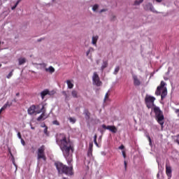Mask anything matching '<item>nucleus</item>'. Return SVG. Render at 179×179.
<instances>
[{
	"label": "nucleus",
	"instance_id": "3c124183",
	"mask_svg": "<svg viewBox=\"0 0 179 179\" xmlns=\"http://www.w3.org/2000/svg\"><path fill=\"white\" fill-rule=\"evenodd\" d=\"M100 64V59L96 60V64L99 65Z\"/></svg>",
	"mask_w": 179,
	"mask_h": 179
},
{
	"label": "nucleus",
	"instance_id": "680f3d73",
	"mask_svg": "<svg viewBox=\"0 0 179 179\" xmlns=\"http://www.w3.org/2000/svg\"><path fill=\"white\" fill-rule=\"evenodd\" d=\"M14 101H16V99H14Z\"/></svg>",
	"mask_w": 179,
	"mask_h": 179
},
{
	"label": "nucleus",
	"instance_id": "473e14b6",
	"mask_svg": "<svg viewBox=\"0 0 179 179\" xmlns=\"http://www.w3.org/2000/svg\"><path fill=\"white\" fill-rule=\"evenodd\" d=\"M45 41V38H39V39L37 40V41H38V43H40V41Z\"/></svg>",
	"mask_w": 179,
	"mask_h": 179
},
{
	"label": "nucleus",
	"instance_id": "e2e57ef3",
	"mask_svg": "<svg viewBox=\"0 0 179 179\" xmlns=\"http://www.w3.org/2000/svg\"><path fill=\"white\" fill-rule=\"evenodd\" d=\"M101 132H102V133H103V131H101Z\"/></svg>",
	"mask_w": 179,
	"mask_h": 179
},
{
	"label": "nucleus",
	"instance_id": "13d9d810",
	"mask_svg": "<svg viewBox=\"0 0 179 179\" xmlns=\"http://www.w3.org/2000/svg\"><path fill=\"white\" fill-rule=\"evenodd\" d=\"M1 66H2V64H0V68H1Z\"/></svg>",
	"mask_w": 179,
	"mask_h": 179
},
{
	"label": "nucleus",
	"instance_id": "49530a36",
	"mask_svg": "<svg viewBox=\"0 0 179 179\" xmlns=\"http://www.w3.org/2000/svg\"><path fill=\"white\" fill-rule=\"evenodd\" d=\"M119 149H120V150H122V149H124V145H120V147H119Z\"/></svg>",
	"mask_w": 179,
	"mask_h": 179
},
{
	"label": "nucleus",
	"instance_id": "2f4dec72",
	"mask_svg": "<svg viewBox=\"0 0 179 179\" xmlns=\"http://www.w3.org/2000/svg\"><path fill=\"white\" fill-rule=\"evenodd\" d=\"M52 124L54 125H59V122L57 121V120H55V121L52 122Z\"/></svg>",
	"mask_w": 179,
	"mask_h": 179
},
{
	"label": "nucleus",
	"instance_id": "ea45409f",
	"mask_svg": "<svg viewBox=\"0 0 179 179\" xmlns=\"http://www.w3.org/2000/svg\"><path fill=\"white\" fill-rule=\"evenodd\" d=\"M176 142H177L178 144L179 145V135L177 136V137H176Z\"/></svg>",
	"mask_w": 179,
	"mask_h": 179
},
{
	"label": "nucleus",
	"instance_id": "a878e982",
	"mask_svg": "<svg viewBox=\"0 0 179 179\" xmlns=\"http://www.w3.org/2000/svg\"><path fill=\"white\" fill-rule=\"evenodd\" d=\"M70 122H72V124H75V122H76V119L73 118V117H69V118Z\"/></svg>",
	"mask_w": 179,
	"mask_h": 179
},
{
	"label": "nucleus",
	"instance_id": "393cba45",
	"mask_svg": "<svg viewBox=\"0 0 179 179\" xmlns=\"http://www.w3.org/2000/svg\"><path fill=\"white\" fill-rule=\"evenodd\" d=\"M108 96H109L108 92H107V93L106 94V95H105V97H104V101H105V102L110 101V99L108 98Z\"/></svg>",
	"mask_w": 179,
	"mask_h": 179
},
{
	"label": "nucleus",
	"instance_id": "39448f33",
	"mask_svg": "<svg viewBox=\"0 0 179 179\" xmlns=\"http://www.w3.org/2000/svg\"><path fill=\"white\" fill-rule=\"evenodd\" d=\"M45 108H44V105L42 106V108L41 110H36V114H40L42 113V114L37 118V121H44V120H46V118H48V116L45 115Z\"/></svg>",
	"mask_w": 179,
	"mask_h": 179
},
{
	"label": "nucleus",
	"instance_id": "5fc2aeb1",
	"mask_svg": "<svg viewBox=\"0 0 179 179\" xmlns=\"http://www.w3.org/2000/svg\"><path fill=\"white\" fill-rule=\"evenodd\" d=\"M19 94H20L19 93H17V94H16V96H19Z\"/></svg>",
	"mask_w": 179,
	"mask_h": 179
},
{
	"label": "nucleus",
	"instance_id": "e433bc0d",
	"mask_svg": "<svg viewBox=\"0 0 179 179\" xmlns=\"http://www.w3.org/2000/svg\"><path fill=\"white\" fill-rule=\"evenodd\" d=\"M143 2V0H140L139 2L136 1V5H139V3H142Z\"/></svg>",
	"mask_w": 179,
	"mask_h": 179
},
{
	"label": "nucleus",
	"instance_id": "ddd939ff",
	"mask_svg": "<svg viewBox=\"0 0 179 179\" xmlns=\"http://www.w3.org/2000/svg\"><path fill=\"white\" fill-rule=\"evenodd\" d=\"M27 60L24 57H20L18 59V65H23V64H26Z\"/></svg>",
	"mask_w": 179,
	"mask_h": 179
},
{
	"label": "nucleus",
	"instance_id": "603ef678",
	"mask_svg": "<svg viewBox=\"0 0 179 179\" xmlns=\"http://www.w3.org/2000/svg\"><path fill=\"white\" fill-rule=\"evenodd\" d=\"M63 93L64 94V96H66V99L68 97V95H66V92H64Z\"/></svg>",
	"mask_w": 179,
	"mask_h": 179
},
{
	"label": "nucleus",
	"instance_id": "2eb2a0df",
	"mask_svg": "<svg viewBox=\"0 0 179 179\" xmlns=\"http://www.w3.org/2000/svg\"><path fill=\"white\" fill-rule=\"evenodd\" d=\"M66 84L68 86V89H73V81L68 80H66Z\"/></svg>",
	"mask_w": 179,
	"mask_h": 179
},
{
	"label": "nucleus",
	"instance_id": "f03ea898",
	"mask_svg": "<svg viewBox=\"0 0 179 179\" xmlns=\"http://www.w3.org/2000/svg\"><path fill=\"white\" fill-rule=\"evenodd\" d=\"M155 100H156V98L148 94L145 96V101L148 108L153 110L157 122L163 128V125H164V115H163V112L160 110V108L155 106Z\"/></svg>",
	"mask_w": 179,
	"mask_h": 179
},
{
	"label": "nucleus",
	"instance_id": "6ab92c4d",
	"mask_svg": "<svg viewBox=\"0 0 179 179\" xmlns=\"http://www.w3.org/2000/svg\"><path fill=\"white\" fill-rule=\"evenodd\" d=\"M71 95L74 99H78V91L76 90H73L71 92Z\"/></svg>",
	"mask_w": 179,
	"mask_h": 179
},
{
	"label": "nucleus",
	"instance_id": "4c0bfd02",
	"mask_svg": "<svg viewBox=\"0 0 179 179\" xmlns=\"http://www.w3.org/2000/svg\"><path fill=\"white\" fill-rule=\"evenodd\" d=\"M17 136H18L19 139H22V135L20 134V132L17 133Z\"/></svg>",
	"mask_w": 179,
	"mask_h": 179
},
{
	"label": "nucleus",
	"instance_id": "9b49d317",
	"mask_svg": "<svg viewBox=\"0 0 179 179\" xmlns=\"http://www.w3.org/2000/svg\"><path fill=\"white\" fill-rule=\"evenodd\" d=\"M108 130L110 131V132H113V134H117V131H118L115 126H108Z\"/></svg>",
	"mask_w": 179,
	"mask_h": 179
},
{
	"label": "nucleus",
	"instance_id": "6e6552de",
	"mask_svg": "<svg viewBox=\"0 0 179 179\" xmlns=\"http://www.w3.org/2000/svg\"><path fill=\"white\" fill-rule=\"evenodd\" d=\"M134 86H141V80L138 78V76L133 74L132 76Z\"/></svg>",
	"mask_w": 179,
	"mask_h": 179
},
{
	"label": "nucleus",
	"instance_id": "c756f323",
	"mask_svg": "<svg viewBox=\"0 0 179 179\" xmlns=\"http://www.w3.org/2000/svg\"><path fill=\"white\" fill-rule=\"evenodd\" d=\"M88 150H93V143H90Z\"/></svg>",
	"mask_w": 179,
	"mask_h": 179
},
{
	"label": "nucleus",
	"instance_id": "7ed1b4c3",
	"mask_svg": "<svg viewBox=\"0 0 179 179\" xmlns=\"http://www.w3.org/2000/svg\"><path fill=\"white\" fill-rule=\"evenodd\" d=\"M55 167L59 174H66V176H73V167L67 166L61 162L55 163Z\"/></svg>",
	"mask_w": 179,
	"mask_h": 179
},
{
	"label": "nucleus",
	"instance_id": "a18cd8bd",
	"mask_svg": "<svg viewBox=\"0 0 179 179\" xmlns=\"http://www.w3.org/2000/svg\"><path fill=\"white\" fill-rule=\"evenodd\" d=\"M123 157L125 159L127 156L125 155V151H122Z\"/></svg>",
	"mask_w": 179,
	"mask_h": 179
},
{
	"label": "nucleus",
	"instance_id": "8fccbe9b",
	"mask_svg": "<svg viewBox=\"0 0 179 179\" xmlns=\"http://www.w3.org/2000/svg\"><path fill=\"white\" fill-rule=\"evenodd\" d=\"M176 114H178V115H179V109H176Z\"/></svg>",
	"mask_w": 179,
	"mask_h": 179
},
{
	"label": "nucleus",
	"instance_id": "6e6d98bb",
	"mask_svg": "<svg viewBox=\"0 0 179 179\" xmlns=\"http://www.w3.org/2000/svg\"><path fill=\"white\" fill-rule=\"evenodd\" d=\"M31 129H34V127H31Z\"/></svg>",
	"mask_w": 179,
	"mask_h": 179
},
{
	"label": "nucleus",
	"instance_id": "4be33fe9",
	"mask_svg": "<svg viewBox=\"0 0 179 179\" xmlns=\"http://www.w3.org/2000/svg\"><path fill=\"white\" fill-rule=\"evenodd\" d=\"M20 1H22V0L17 1L15 6L11 8L12 10H15V9H16V7L17 6V5H19V3H20Z\"/></svg>",
	"mask_w": 179,
	"mask_h": 179
},
{
	"label": "nucleus",
	"instance_id": "0eeeda50",
	"mask_svg": "<svg viewBox=\"0 0 179 179\" xmlns=\"http://www.w3.org/2000/svg\"><path fill=\"white\" fill-rule=\"evenodd\" d=\"M92 84L94 86H97L98 87L103 85V83L101 82V80H100V77L99 76V74H97V72H94L93 73Z\"/></svg>",
	"mask_w": 179,
	"mask_h": 179
},
{
	"label": "nucleus",
	"instance_id": "052dcab7",
	"mask_svg": "<svg viewBox=\"0 0 179 179\" xmlns=\"http://www.w3.org/2000/svg\"><path fill=\"white\" fill-rule=\"evenodd\" d=\"M63 179H67L66 178H63Z\"/></svg>",
	"mask_w": 179,
	"mask_h": 179
},
{
	"label": "nucleus",
	"instance_id": "412c9836",
	"mask_svg": "<svg viewBox=\"0 0 179 179\" xmlns=\"http://www.w3.org/2000/svg\"><path fill=\"white\" fill-rule=\"evenodd\" d=\"M93 51H94V50L93 49V48H90V49L87 51L86 52V55L87 57H89V55L92 52H93Z\"/></svg>",
	"mask_w": 179,
	"mask_h": 179
},
{
	"label": "nucleus",
	"instance_id": "72a5a7b5",
	"mask_svg": "<svg viewBox=\"0 0 179 179\" xmlns=\"http://www.w3.org/2000/svg\"><path fill=\"white\" fill-rule=\"evenodd\" d=\"M147 138L149 141V143H150V145H152V138H150V136H147Z\"/></svg>",
	"mask_w": 179,
	"mask_h": 179
},
{
	"label": "nucleus",
	"instance_id": "c03bdc74",
	"mask_svg": "<svg viewBox=\"0 0 179 179\" xmlns=\"http://www.w3.org/2000/svg\"><path fill=\"white\" fill-rule=\"evenodd\" d=\"M94 143L96 145V146H99V143H97V141H94Z\"/></svg>",
	"mask_w": 179,
	"mask_h": 179
},
{
	"label": "nucleus",
	"instance_id": "9d476101",
	"mask_svg": "<svg viewBox=\"0 0 179 179\" xmlns=\"http://www.w3.org/2000/svg\"><path fill=\"white\" fill-rule=\"evenodd\" d=\"M34 113H37V110H36V106L33 105L28 108V114H29V115H33Z\"/></svg>",
	"mask_w": 179,
	"mask_h": 179
},
{
	"label": "nucleus",
	"instance_id": "f3484780",
	"mask_svg": "<svg viewBox=\"0 0 179 179\" xmlns=\"http://www.w3.org/2000/svg\"><path fill=\"white\" fill-rule=\"evenodd\" d=\"M46 72H50V73H54L55 72V69L52 67V66H49L48 68H46L45 69Z\"/></svg>",
	"mask_w": 179,
	"mask_h": 179
},
{
	"label": "nucleus",
	"instance_id": "f8f14e48",
	"mask_svg": "<svg viewBox=\"0 0 179 179\" xmlns=\"http://www.w3.org/2000/svg\"><path fill=\"white\" fill-rule=\"evenodd\" d=\"M47 94H51V92H50V91H48V90H45L43 91L41 93V98L43 99L44 97H45V96H47Z\"/></svg>",
	"mask_w": 179,
	"mask_h": 179
},
{
	"label": "nucleus",
	"instance_id": "423d86ee",
	"mask_svg": "<svg viewBox=\"0 0 179 179\" xmlns=\"http://www.w3.org/2000/svg\"><path fill=\"white\" fill-rule=\"evenodd\" d=\"M45 150V147L44 145L41 146L38 149L37 152V159L40 160V159H43V160H46L47 157H45V153L44 151Z\"/></svg>",
	"mask_w": 179,
	"mask_h": 179
},
{
	"label": "nucleus",
	"instance_id": "f704fd0d",
	"mask_svg": "<svg viewBox=\"0 0 179 179\" xmlns=\"http://www.w3.org/2000/svg\"><path fill=\"white\" fill-rule=\"evenodd\" d=\"M85 118H87V120H89V118H90L89 113L85 112Z\"/></svg>",
	"mask_w": 179,
	"mask_h": 179
},
{
	"label": "nucleus",
	"instance_id": "c9c22d12",
	"mask_svg": "<svg viewBox=\"0 0 179 179\" xmlns=\"http://www.w3.org/2000/svg\"><path fill=\"white\" fill-rule=\"evenodd\" d=\"M102 128H103V129H108V126H106V124H102Z\"/></svg>",
	"mask_w": 179,
	"mask_h": 179
},
{
	"label": "nucleus",
	"instance_id": "58836bf2",
	"mask_svg": "<svg viewBox=\"0 0 179 179\" xmlns=\"http://www.w3.org/2000/svg\"><path fill=\"white\" fill-rule=\"evenodd\" d=\"M94 141H97V134H95L94 136Z\"/></svg>",
	"mask_w": 179,
	"mask_h": 179
},
{
	"label": "nucleus",
	"instance_id": "37998d69",
	"mask_svg": "<svg viewBox=\"0 0 179 179\" xmlns=\"http://www.w3.org/2000/svg\"><path fill=\"white\" fill-rule=\"evenodd\" d=\"M21 143L24 146V140H23V138L21 139Z\"/></svg>",
	"mask_w": 179,
	"mask_h": 179
},
{
	"label": "nucleus",
	"instance_id": "de8ad7c7",
	"mask_svg": "<svg viewBox=\"0 0 179 179\" xmlns=\"http://www.w3.org/2000/svg\"><path fill=\"white\" fill-rule=\"evenodd\" d=\"M115 19V15H112L111 20H114Z\"/></svg>",
	"mask_w": 179,
	"mask_h": 179
},
{
	"label": "nucleus",
	"instance_id": "cd10ccee",
	"mask_svg": "<svg viewBox=\"0 0 179 179\" xmlns=\"http://www.w3.org/2000/svg\"><path fill=\"white\" fill-rule=\"evenodd\" d=\"M43 132H44L45 135L48 136V128L47 127H45V128L44 129Z\"/></svg>",
	"mask_w": 179,
	"mask_h": 179
},
{
	"label": "nucleus",
	"instance_id": "bf43d9fd",
	"mask_svg": "<svg viewBox=\"0 0 179 179\" xmlns=\"http://www.w3.org/2000/svg\"><path fill=\"white\" fill-rule=\"evenodd\" d=\"M38 108H40V106H38Z\"/></svg>",
	"mask_w": 179,
	"mask_h": 179
},
{
	"label": "nucleus",
	"instance_id": "a19ab883",
	"mask_svg": "<svg viewBox=\"0 0 179 179\" xmlns=\"http://www.w3.org/2000/svg\"><path fill=\"white\" fill-rule=\"evenodd\" d=\"M124 169L125 170H127V161L124 162Z\"/></svg>",
	"mask_w": 179,
	"mask_h": 179
},
{
	"label": "nucleus",
	"instance_id": "dca6fc26",
	"mask_svg": "<svg viewBox=\"0 0 179 179\" xmlns=\"http://www.w3.org/2000/svg\"><path fill=\"white\" fill-rule=\"evenodd\" d=\"M107 66H108V62L107 61H103L101 66V71H104Z\"/></svg>",
	"mask_w": 179,
	"mask_h": 179
},
{
	"label": "nucleus",
	"instance_id": "5701e85b",
	"mask_svg": "<svg viewBox=\"0 0 179 179\" xmlns=\"http://www.w3.org/2000/svg\"><path fill=\"white\" fill-rule=\"evenodd\" d=\"M97 9H99V4H94L92 7L93 12H96Z\"/></svg>",
	"mask_w": 179,
	"mask_h": 179
},
{
	"label": "nucleus",
	"instance_id": "864d4df0",
	"mask_svg": "<svg viewBox=\"0 0 179 179\" xmlns=\"http://www.w3.org/2000/svg\"><path fill=\"white\" fill-rule=\"evenodd\" d=\"M41 127H42L43 128H45V127H47V126H45V124H43V125H41Z\"/></svg>",
	"mask_w": 179,
	"mask_h": 179
},
{
	"label": "nucleus",
	"instance_id": "09e8293b",
	"mask_svg": "<svg viewBox=\"0 0 179 179\" xmlns=\"http://www.w3.org/2000/svg\"><path fill=\"white\" fill-rule=\"evenodd\" d=\"M156 2H158L159 3H160V2H163V0H155Z\"/></svg>",
	"mask_w": 179,
	"mask_h": 179
},
{
	"label": "nucleus",
	"instance_id": "a211bd4d",
	"mask_svg": "<svg viewBox=\"0 0 179 179\" xmlns=\"http://www.w3.org/2000/svg\"><path fill=\"white\" fill-rule=\"evenodd\" d=\"M97 40H99V36H94L92 38V44H93L94 45H96V43H97Z\"/></svg>",
	"mask_w": 179,
	"mask_h": 179
},
{
	"label": "nucleus",
	"instance_id": "aec40b11",
	"mask_svg": "<svg viewBox=\"0 0 179 179\" xmlns=\"http://www.w3.org/2000/svg\"><path fill=\"white\" fill-rule=\"evenodd\" d=\"M120 72V66H117L113 71V75H117Z\"/></svg>",
	"mask_w": 179,
	"mask_h": 179
},
{
	"label": "nucleus",
	"instance_id": "4d7b16f0",
	"mask_svg": "<svg viewBox=\"0 0 179 179\" xmlns=\"http://www.w3.org/2000/svg\"><path fill=\"white\" fill-rule=\"evenodd\" d=\"M168 179H171V177H168Z\"/></svg>",
	"mask_w": 179,
	"mask_h": 179
},
{
	"label": "nucleus",
	"instance_id": "c85d7f7f",
	"mask_svg": "<svg viewBox=\"0 0 179 179\" xmlns=\"http://www.w3.org/2000/svg\"><path fill=\"white\" fill-rule=\"evenodd\" d=\"M93 150H88L87 155L90 157V156H92Z\"/></svg>",
	"mask_w": 179,
	"mask_h": 179
},
{
	"label": "nucleus",
	"instance_id": "f257e3e1",
	"mask_svg": "<svg viewBox=\"0 0 179 179\" xmlns=\"http://www.w3.org/2000/svg\"><path fill=\"white\" fill-rule=\"evenodd\" d=\"M57 143L59 145L68 164H70V163L72 162L71 153L73 152V148L71 145V142L66 141V136H65V134H60L57 136Z\"/></svg>",
	"mask_w": 179,
	"mask_h": 179
},
{
	"label": "nucleus",
	"instance_id": "1a4fd4ad",
	"mask_svg": "<svg viewBox=\"0 0 179 179\" xmlns=\"http://www.w3.org/2000/svg\"><path fill=\"white\" fill-rule=\"evenodd\" d=\"M173 171L171 170V166L166 164V174L168 177H172Z\"/></svg>",
	"mask_w": 179,
	"mask_h": 179
},
{
	"label": "nucleus",
	"instance_id": "b1692460",
	"mask_svg": "<svg viewBox=\"0 0 179 179\" xmlns=\"http://www.w3.org/2000/svg\"><path fill=\"white\" fill-rule=\"evenodd\" d=\"M13 71H14V70H12V71L8 74V76H6L7 79H10L11 76H13Z\"/></svg>",
	"mask_w": 179,
	"mask_h": 179
},
{
	"label": "nucleus",
	"instance_id": "0e129e2a",
	"mask_svg": "<svg viewBox=\"0 0 179 179\" xmlns=\"http://www.w3.org/2000/svg\"><path fill=\"white\" fill-rule=\"evenodd\" d=\"M0 45H1V41H0Z\"/></svg>",
	"mask_w": 179,
	"mask_h": 179
},
{
	"label": "nucleus",
	"instance_id": "20e7f679",
	"mask_svg": "<svg viewBox=\"0 0 179 179\" xmlns=\"http://www.w3.org/2000/svg\"><path fill=\"white\" fill-rule=\"evenodd\" d=\"M164 86H166V83L162 81L160 85L157 87L155 91L156 96H161L162 100L167 96V88Z\"/></svg>",
	"mask_w": 179,
	"mask_h": 179
},
{
	"label": "nucleus",
	"instance_id": "7c9ffc66",
	"mask_svg": "<svg viewBox=\"0 0 179 179\" xmlns=\"http://www.w3.org/2000/svg\"><path fill=\"white\" fill-rule=\"evenodd\" d=\"M11 156H12L11 160H12L13 164H14V166L16 167V164L15 163V157L12 154H11Z\"/></svg>",
	"mask_w": 179,
	"mask_h": 179
},
{
	"label": "nucleus",
	"instance_id": "79ce46f5",
	"mask_svg": "<svg viewBox=\"0 0 179 179\" xmlns=\"http://www.w3.org/2000/svg\"><path fill=\"white\" fill-rule=\"evenodd\" d=\"M106 9H102L100 10V13H103V12H106Z\"/></svg>",
	"mask_w": 179,
	"mask_h": 179
},
{
	"label": "nucleus",
	"instance_id": "4468645a",
	"mask_svg": "<svg viewBox=\"0 0 179 179\" xmlns=\"http://www.w3.org/2000/svg\"><path fill=\"white\" fill-rule=\"evenodd\" d=\"M10 106L11 104H9V102H7L6 103H5L3 106L0 109V115L2 111H3L4 110H6V108H8V107H10Z\"/></svg>",
	"mask_w": 179,
	"mask_h": 179
},
{
	"label": "nucleus",
	"instance_id": "bb28decb",
	"mask_svg": "<svg viewBox=\"0 0 179 179\" xmlns=\"http://www.w3.org/2000/svg\"><path fill=\"white\" fill-rule=\"evenodd\" d=\"M150 10H152V12H153L154 13H160V12L155 10V8L153 6H151Z\"/></svg>",
	"mask_w": 179,
	"mask_h": 179
}]
</instances>
